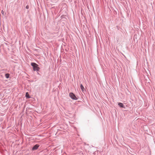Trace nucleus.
<instances>
[{
    "instance_id": "obj_2",
    "label": "nucleus",
    "mask_w": 155,
    "mask_h": 155,
    "mask_svg": "<svg viewBox=\"0 0 155 155\" xmlns=\"http://www.w3.org/2000/svg\"><path fill=\"white\" fill-rule=\"evenodd\" d=\"M31 65L33 67V68H39L38 67V65L35 63H32Z\"/></svg>"
},
{
    "instance_id": "obj_8",
    "label": "nucleus",
    "mask_w": 155,
    "mask_h": 155,
    "mask_svg": "<svg viewBox=\"0 0 155 155\" xmlns=\"http://www.w3.org/2000/svg\"><path fill=\"white\" fill-rule=\"evenodd\" d=\"M38 70H39V68H33L34 71H38Z\"/></svg>"
},
{
    "instance_id": "obj_10",
    "label": "nucleus",
    "mask_w": 155,
    "mask_h": 155,
    "mask_svg": "<svg viewBox=\"0 0 155 155\" xmlns=\"http://www.w3.org/2000/svg\"><path fill=\"white\" fill-rule=\"evenodd\" d=\"M1 12L2 13V14H4V12L3 11V10H2Z\"/></svg>"
},
{
    "instance_id": "obj_7",
    "label": "nucleus",
    "mask_w": 155,
    "mask_h": 155,
    "mask_svg": "<svg viewBox=\"0 0 155 155\" xmlns=\"http://www.w3.org/2000/svg\"><path fill=\"white\" fill-rule=\"evenodd\" d=\"M9 74H5V76L7 78H9Z\"/></svg>"
},
{
    "instance_id": "obj_3",
    "label": "nucleus",
    "mask_w": 155,
    "mask_h": 155,
    "mask_svg": "<svg viewBox=\"0 0 155 155\" xmlns=\"http://www.w3.org/2000/svg\"><path fill=\"white\" fill-rule=\"evenodd\" d=\"M39 145L38 144H36L32 148V150H37L39 147Z\"/></svg>"
},
{
    "instance_id": "obj_5",
    "label": "nucleus",
    "mask_w": 155,
    "mask_h": 155,
    "mask_svg": "<svg viewBox=\"0 0 155 155\" xmlns=\"http://www.w3.org/2000/svg\"><path fill=\"white\" fill-rule=\"evenodd\" d=\"M118 105L121 107L124 108V106L123 105V104L121 103H118Z\"/></svg>"
},
{
    "instance_id": "obj_9",
    "label": "nucleus",
    "mask_w": 155,
    "mask_h": 155,
    "mask_svg": "<svg viewBox=\"0 0 155 155\" xmlns=\"http://www.w3.org/2000/svg\"><path fill=\"white\" fill-rule=\"evenodd\" d=\"M29 8V6L28 5H27L26 7V8L27 9H28Z\"/></svg>"
},
{
    "instance_id": "obj_1",
    "label": "nucleus",
    "mask_w": 155,
    "mask_h": 155,
    "mask_svg": "<svg viewBox=\"0 0 155 155\" xmlns=\"http://www.w3.org/2000/svg\"><path fill=\"white\" fill-rule=\"evenodd\" d=\"M70 97L72 99L75 100H77L78 98L76 97L75 95L72 93H71L69 94Z\"/></svg>"
},
{
    "instance_id": "obj_6",
    "label": "nucleus",
    "mask_w": 155,
    "mask_h": 155,
    "mask_svg": "<svg viewBox=\"0 0 155 155\" xmlns=\"http://www.w3.org/2000/svg\"><path fill=\"white\" fill-rule=\"evenodd\" d=\"M26 97L28 98H30V97L28 93V92H27L26 94Z\"/></svg>"
},
{
    "instance_id": "obj_4",
    "label": "nucleus",
    "mask_w": 155,
    "mask_h": 155,
    "mask_svg": "<svg viewBox=\"0 0 155 155\" xmlns=\"http://www.w3.org/2000/svg\"><path fill=\"white\" fill-rule=\"evenodd\" d=\"M81 89L82 92H84L85 91V89H84V87L83 86L82 84H81L80 85Z\"/></svg>"
}]
</instances>
